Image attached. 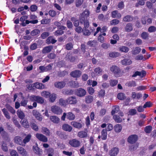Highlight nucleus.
Wrapping results in <instances>:
<instances>
[{"label":"nucleus","instance_id":"nucleus-25","mask_svg":"<svg viewBox=\"0 0 156 156\" xmlns=\"http://www.w3.org/2000/svg\"><path fill=\"white\" fill-rule=\"evenodd\" d=\"M18 117L20 119H22L24 118L25 115L23 111L20 109H18L16 112Z\"/></svg>","mask_w":156,"mask_h":156},{"label":"nucleus","instance_id":"nucleus-21","mask_svg":"<svg viewBox=\"0 0 156 156\" xmlns=\"http://www.w3.org/2000/svg\"><path fill=\"white\" fill-rule=\"evenodd\" d=\"M70 74L73 77H78L81 75V72L79 70H76L71 72Z\"/></svg>","mask_w":156,"mask_h":156},{"label":"nucleus","instance_id":"nucleus-16","mask_svg":"<svg viewBox=\"0 0 156 156\" xmlns=\"http://www.w3.org/2000/svg\"><path fill=\"white\" fill-rule=\"evenodd\" d=\"M66 83L64 81L56 82L54 83L55 87L61 89L66 85Z\"/></svg>","mask_w":156,"mask_h":156},{"label":"nucleus","instance_id":"nucleus-8","mask_svg":"<svg viewBox=\"0 0 156 156\" xmlns=\"http://www.w3.org/2000/svg\"><path fill=\"white\" fill-rule=\"evenodd\" d=\"M119 151V149L118 148L114 147L109 151V154L110 156H116Z\"/></svg>","mask_w":156,"mask_h":156},{"label":"nucleus","instance_id":"nucleus-56","mask_svg":"<svg viewBox=\"0 0 156 156\" xmlns=\"http://www.w3.org/2000/svg\"><path fill=\"white\" fill-rule=\"evenodd\" d=\"M37 102L40 104H43L44 103V100L42 97L38 96Z\"/></svg>","mask_w":156,"mask_h":156},{"label":"nucleus","instance_id":"nucleus-3","mask_svg":"<svg viewBox=\"0 0 156 156\" xmlns=\"http://www.w3.org/2000/svg\"><path fill=\"white\" fill-rule=\"evenodd\" d=\"M50 110L52 113L57 115H59L62 112V109L56 105H54L51 107Z\"/></svg>","mask_w":156,"mask_h":156},{"label":"nucleus","instance_id":"nucleus-20","mask_svg":"<svg viewBox=\"0 0 156 156\" xmlns=\"http://www.w3.org/2000/svg\"><path fill=\"white\" fill-rule=\"evenodd\" d=\"M68 104H75L77 103V100L75 97H71L67 99Z\"/></svg>","mask_w":156,"mask_h":156},{"label":"nucleus","instance_id":"nucleus-18","mask_svg":"<svg viewBox=\"0 0 156 156\" xmlns=\"http://www.w3.org/2000/svg\"><path fill=\"white\" fill-rule=\"evenodd\" d=\"M20 122L22 126L25 128H27L30 126L27 119L24 118L21 119Z\"/></svg>","mask_w":156,"mask_h":156},{"label":"nucleus","instance_id":"nucleus-37","mask_svg":"<svg viewBox=\"0 0 156 156\" xmlns=\"http://www.w3.org/2000/svg\"><path fill=\"white\" fill-rule=\"evenodd\" d=\"M2 112L6 118L9 119H10V116L9 113L5 108H4L2 109Z\"/></svg>","mask_w":156,"mask_h":156},{"label":"nucleus","instance_id":"nucleus-6","mask_svg":"<svg viewBox=\"0 0 156 156\" xmlns=\"http://www.w3.org/2000/svg\"><path fill=\"white\" fill-rule=\"evenodd\" d=\"M35 136L37 139L43 142L46 143L48 141V138L42 134L37 133L36 134Z\"/></svg>","mask_w":156,"mask_h":156},{"label":"nucleus","instance_id":"nucleus-57","mask_svg":"<svg viewBox=\"0 0 156 156\" xmlns=\"http://www.w3.org/2000/svg\"><path fill=\"white\" fill-rule=\"evenodd\" d=\"M118 82V81L116 80H111L110 81V85L112 87L115 86Z\"/></svg>","mask_w":156,"mask_h":156},{"label":"nucleus","instance_id":"nucleus-32","mask_svg":"<svg viewBox=\"0 0 156 156\" xmlns=\"http://www.w3.org/2000/svg\"><path fill=\"white\" fill-rule=\"evenodd\" d=\"M125 31L126 32H130L133 30L132 25L130 23H127L125 27Z\"/></svg>","mask_w":156,"mask_h":156},{"label":"nucleus","instance_id":"nucleus-52","mask_svg":"<svg viewBox=\"0 0 156 156\" xmlns=\"http://www.w3.org/2000/svg\"><path fill=\"white\" fill-rule=\"evenodd\" d=\"M64 33L63 31V30H60V29H59L57 31H55L54 33V34L55 36H59L61 35H62V34H63Z\"/></svg>","mask_w":156,"mask_h":156},{"label":"nucleus","instance_id":"nucleus-54","mask_svg":"<svg viewBox=\"0 0 156 156\" xmlns=\"http://www.w3.org/2000/svg\"><path fill=\"white\" fill-rule=\"evenodd\" d=\"M105 94V90H101L98 92V96L99 97H103Z\"/></svg>","mask_w":156,"mask_h":156},{"label":"nucleus","instance_id":"nucleus-53","mask_svg":"<svg viewBox=\"0 0 156 156\" xmlns=\"http://www.w3.org/2000/svg\"><path fill=\"white\" fill-rule=\"evenodd\" d=\"M10 154L11 156H19L18 153L15 150H10Z\"/></svg>","mask_w":156,"mask_h":156},{"label":"nucleus","instance_id":"nucleus-4","mask_svg":"<svg viewBox=\"0 0 156 156\" xmlns=\"http://www.w3.org/2000/svg\"><path fill=\"white\" fill-rule=\"evenodd\" d=\"M69 144L71 146L74 147H79L80 145V141L76 139H73L69 140Z\"/></svg>","mask_w":156,"mask_h":156},{"label":"nucleus","instance_id":"nucleus-19","mask_svg":"<svg viewBox=\"0 0 156 156\" xmlns=\"http://www.w3.org/2000/svg\"><path fill=\"white\" fill-rule=\"evenodd\" d=\"M77 136L80 138H84L88 136L87 131H81L78 132Z\"/></svg>","mask_w":156,"mask_h":156},{"label":"nucleus","instance_id":"nucleus-64","mask_svg":"<svg viewBox=\"0 0 156 156\" xmlns=\"http://www.w3.org/2000/svg\"><path fill=\"white\" fill-rule=\"evenodd\" d=\"M47 57L50 59H53L55 58L56 55L53 53H51L47 55Z\"/></svg>","mask_w":156,"mask_h":156},{"label":"nucleus","instance_id":"nucleus-51","mask_svg":"<svg viewBox=\"0 0 156 156\" xmlns=\"http://www.w3.org/2000/svg\"><path fill=\"white\" fill-rule=\"evenodd\" d=\"M133 20V18L130 16H127L124 17L123 20L125 22H129Z\"/></svg>","mask_w":156,"mask_h":156},{"label":"nucleus","instance_id":"nucleus-28","mask_svg":"<svg viewBox=\"0 0 156 156\" xmlns=\"http://www.w3.org/2000/svg\"><path fill=\"white\" fill-rule=\"evenodd\" d=\"M112 16L113 18H120L121 17V14L118 12V11L115 10L112 11Z\"/></svg>","mask_w":156,"mask_h":156},{"label":"nucleus","instance_id":"nucleus-22","mask_svg":"<svg viewBox=\"0 0 156 156\" xmlns=\"http://www.w3.org/2000/svg\"><path fill=\"white\" fill-rule=\"evenodd\" d=\"M141 49L138 47L133 48L131 51V53L133 55H136L139 54L140 52Z\"/></svg>","mask_w":156,"mask_h":156},{"label":"nucleus","instance_id":"nucleus-38","mask_svg":"<svg viewBox=\"0 0 156 156\" xmlns=\"http://www.w3.org/2000/svg\"><path fill=\"white\" fill-rule=\"evenodd\" d=\"M50 94V93L49 92L46 91H43L41 93V96L46 98H48Z\"/></svg>","mask_w":156,"mask_h":156},{"label":"nucleus","instance_id":"nucleus-10","mask_svg":"<svg viewBox=\"0 0 156 156\" xmlns=\"http://www.w3.org/2000/svg\"><path fill=\"white\" fill-rule=\"evenodd\" d=\"M33 149L34 153L38 155L41 154L42 152V150L38 147V145L37 143L35 145L33 146Z\"/></svg>","mask_w":156,"mask_h":156},{"label":"nucleus","instance_id":"nucleus-7","mask_svg":"<svg viewBox=\"0 0 156 156\" xmlns=\"http://www.w3.org/2000/svg\"><path fill=\"white\" fill-rule=\"evenodd\" d=\"M13 141L16 144L23 146H25V145L23 144V138L20 136H15L13 139Z\"/></svg>","mask_w":156,"mask_h":156},{"label":"nucleus","instance_id":"nucleus-35","mask_svg":"<svg viewBox=\"0 0 156 156\" xmlns=\"http://www.w3.org/2000/svg\"><path fill=\"white\" fill-rule=\"evenodd\" d=\"M55 40L52 37H48L46 40V42L48 44L50 43L54 44L56 42Z\"/></svg>","mask_w":156,"mask_h":156},{"label":"nucleus","instance_id":"nucleus-34","mask_svg":"<svg viewBox=\"0 0 156 156\" xmlns=\"http://www.w3.org/2000/svg\"><path fill=\"white\" fill-rule=\"evenodd\" d=\"M101 138L103 140H105L107 139V133L106 129H103L101 132Z\"/></svg>","mask_w":156,"mask_h":156},{"label":"nucleus","instance_id":"nucleus-29","mask_svg":"<svg viewBox=\"0 0 156 156\" xmlns=\"http://www.w3.org/2000/svg\"><path fill=\"white\" fill-rule=\"evenodd\" d=\"M93 97L90 95L87 96L85 98V101L87 103H90L93 100Z\"/></svg>","mask_w":156,"mask_h":156},{"label":"nucleus","instance_id":"nucleus-14","mask_svg":"<svg viewBox=\"0 0 156 156\" xmlns=\"http://www.w3.org/2000/svg\"><path fill=\"white\" fill-rule=\"evenodd\" d=\"M86 94V91L83 89L80 88L78 89L76 92V94L77 96L82 97L84 96Z\"/></svg>","mask_w":156,"mask_h":156},{"label":"nucleus","instance_id":"nucleus-59","mask_svg":"<svg viewBox=\"0 0 156 156\" xmlns=\"http://www.w3.org/2000/svg\"><path fill=\"white\" fill-rule=\"evenodd\" d=\"M144 57L142 55L139 54L136 55L135 57V59L136 60H141L144 59Z\"/></svg>","mask_w":156,"mask_h":156},{"label":"nucleus","instance_id":"nucleus-1","mask_svg":"<svg viewBox=\"0 0 156 156\" xmlns=\"http://www.w3.org/2000/svg\"><path fill=\"white\" fill-rule=\"evenodd\" d=\"M110 70L116 77L120 76L121 75V70L117 66L115 65L112 66L109 68Z\"/></svg>","mask_w":156,"mask_h":156},{"label":"nucleus","instance_id":"nucleus-63","mask_svg":"<svg viewBox=\"0 0 156 156\" xmlns=\"http://www.w3.org/2000/svg\"><path fill=\"white\" fill-rule=\"evenodd\" d=\"M87 29H83L82 30L83 34L85 35H89L90 34V32L89 30H87Z\"/></svg>","mask_w":156,"mask_h":156},{"label":"nucleus","instance_id":"nucleus-61","mask_svg":"<svg viewBox=\"0 0 156 156\" xmlns=\"http://www.w3.org/2000/svg\"><path fill=\"white\" fill-rule=\"evenodd\" d=\"M51 21V20L49 19H46L42 20L41 21V24H44L49 23Z\"/></svg>","mask_w":156,"mask_h":156},{"label":"nucleus","instance_id":"nucleus-5","mask_svg":"<svg viewBox=\"0 0 156 156\" xmlns=\"http://www.w3.org/2000/svg\"><path fill=\"white\" fill-rule=\"evenodd\" d=\"M90 13V12L87 9H86L83 12L80 17L81 23H82V22L81 21L82 20L83 21L84 20H85V18H87L89 17Z\"/></svg>","mask_w":156,"mask_h":156},{"label":"nucleus","instance_id":"nucleus-24","mask_svg":"<svg viewBox=\"0 0 156 156\" xmlns=\"http://www.w3.org/2000/svg\"><path fill=\"white\" fill-rule=\"evenodd\" d=\"M50 119L52 122L55 123H58L60 121L59 118L55 115L50 116Z\"/></svg>","mask_w":156,"mask_h":156},{"label":"nucleus","instance_id":"nucleus-30","mask_svg":"<svg viewBox=\"0 0 156 156\" xmlns=\"http://www.w3.org/2000/svg\"><path fill=\"white\" fill-rule=\"evenodd\" d=\"M122 126L120 124H117L114 127V129L115 132L116 133L120 132L122 129Z\"/></svg>","mask_w":156,"mask_h":156},{"label":"nucleus","instance_id":"nucleus-58","mask_svg":"<svg viewBox=\"0 0 156 156\" xmlns=\"http://www.w3.org/2000/svg\"><path fill=\"white\" fill-rule=\"evenodd\" d=\"M136 111L135 109H131L129 110V114L132 115H134L136 114Z\"/></svg>","mask_w":156,"mask_h":156},{"label":"nucleus","instance_id":"nucleus-33","mask_svg":"<svg viewBox=\"0 0 156 156\" xmlns=\"http://www.w3.org/2000/svg\"><path fill=\"white\" fill-rule=\"evenodd\" d=\"M120 54L118 52H112L110 53L109 54V56L111 57L116 58L119 56Z\"/></svg>","mask_w":156,"mask_h":156},{"label":"nucleus","instance_id":"nucleus-13","mask_svg":"<svg viewBox=\"0 0 156 156\" xmlns=\"http://www.w3.org/2000/svg\"><path fill=\"white\" fill-rule=\"evenodd\" d=\"M71 124L74 127L77 129H80L84 125V124L83 123L75 121L72 122L71 123Z\"/></svg>","mask_w":156,"mask_h":156},{"label":"nucleus","instance_id":"nucleus-40","mask_svg":"<svg viewBox=\"0 0 156 156\" xmlns=\"http://www.w3.org/2000/svg\"><path fill=\"white\" fill-rule=\"evenodd\" d=\"M6 108L12 114H14L15 113L16 111L13 108L9 105H5Z\"/></svg>","mask_w":156,"mask_h":156},{"label":"nucleus","instance_id":"nucleus-12","mask_svg":"<svg viewBox=\"0 0 156 156\" xmlns=\"http://www.w3.org/2000/svg\"><path fill=\"white\" fill-rule=\"evenodd\" d=\"M138 140L137 136L136 135H132L130 136L128 139V141L130 143H135Z\"/></svg>","mask_w":156,"mask_h":156},{"label":"nucleus","instance_id":"nucleus-62","mask_svg":"<svg viewBox=\"0 0 156 156\" xmlns=\"http://www.w3.org/2000/svg\"><path fill=\"white\" fill-rule=\"evenodd\" d=\"M66 48L68 50H70L73 48V44L71 43H68L66 44Z\"/></svg>","mask_w":156,"mask_h":156},{"label":"nucleus","instance_id":"nucleus-48","mask_svg":"<svg viewBox=\"0 0 156 156\" xmlns=\"http://www.w3.org/2000/svg\"><path fill=\"white\" fill-rule=\"evenodd\" d=\"M148 36L149 34L147 33L144 32L141 34V37L143 39H146L148 37Z\"/></svg>","mask_w":156,"mask_h":156},{"label":"nucleus","instance_id":"nucleus-55","mask_svg":"<svg viewBox=\"0 0 156 156\" xmlns=\"http://www.w3.org/2000/svg\"><path fill=\"white\" fill-rule=\"evenodd\" d=\"M40 31L39 30L35 29L31 31V34L32 36H34L39 34Z\"/></svg>","mask_w":156,"mask_h":156},{"label":"nucleus","instance_id":"nucleus-23","mask_svg":"<svg viewBox=\"0 0 156 156\" xmlns=\"http://www.w3.org/2000/svg\"><path fill=\"white\" fill-rule=\"evenodd\" d=\"M132 63V61L129 59H124L121 61V64L123 65H129Z\"/></svg>","mask_w":156,"mask_h":156},{"label":"nucleus","instance_id":"nucleus-43","mask_svg":"<svg viewBox=\"0 0 156 156\" xmlns=\"http://www.w3.org/2000/svg\"><path fill=\"white\" fill-rule=\"evenodd\" d=\"M35 87L38 89H42L44 88V85L42 83L37 82L34 83Z\"/></svg>","mask_w":156,"mask_h":156},{"label":"nucleus","instance_id":"nucleus-46","mask_svg":"<svg viewBox=\"0 0 156 156\" xmlns=\"http://www.w3.org/2000/svg\"><path fill=\"white\" fill-rule=\"evenodd\" d=\"M126 85L128 87H135L136 86V84L135 81H129L126 83Z\"/></svg>","mask_w":156,"mask_h":156},{"label":"nucleus","instance_id":"nucleus-9","mask_svg":"<svg viewBox=\"0 0 156 156\" xmlns=\"http://www.w3.org/2000/svg\"><path fill=\"white\" fill-rule=\"evenodd\" d=\"M102 69L99 67H98L95 68L94 69V72H92L91 73V76L92 77H94L95 76V74L99 76L102 74Z\"/></svg>","mask_w":156,"mask_h":156},{"label":"nucleus","instance_id":"nucleus-42","mask_svg":"<svg viewBox=\"0 0 156 156\" xmlns=\"http://www.w3.org/2000/svg\"><path fill=\"white\" fill-rule=\"evenodd\" d=\"M49 97L50 101L51 102H53L56 98V95L55 94H50Z\"/></svg>","mask_w":156,"mask_h":156},{"label":"nucleus","instance_id":"nucleus-50","mask_svg":"<svg viewBox=\"0 0 156 156\" xmlns=\"http://www.w3.org/2000/svg\"><path fill=\"white\" fill-rule=\"evenodd\" d=\"M30 126L34 130L37 131L38 130V128L37 125L34 123H32L30 124Z\"/></svg>","mask_w":156,"mask_h":156},{"label":"nucleus","instance_id":"nucleus-47","mask_svg":"<svg viewBox=\"0 0 156 156\" xmlns=\"http://www.w3.org/2000/svg\"><path fill=\"white\" fill-rule=\"evenodd\" d=\"M145 4V2L143 0H138L137 2L136 3L135 6L136 7H139V5H143Z\"/></svg>","mask_w":156,"mask_h":156},{"label":"nucleus","instance_id":"nucleus-27","mask_svg":"<svg viewBox=\"0 0 156 156\" xmlns=\"http://www.w3.org/2000/svg\"><path fill=\"white\" fill-rule=\"evenodd\" d=\"M58 104L60 105L65 107L68 104L67 99L65 100L62 98L60 99L58 101Z\"/></svg>","mask_w":156,"mask_h":156},{"label":"nucleus","instance_id":"nucleus-45","mask_svg":"<svg viewBox=\"0 0 156 156\" xmlns=\"http://www.w3.org/2000/svg\"><path fill=\"white\" fill-rule=\"evenodd\" d=\"M113 119L117 122H120L122 121V119L116 115H115L113 116Z\"/></svg>","mask_w":156,"mask_h":156},{"label":"nucleus","instance_id":"nucleus-15","mask_svg":"<svg viewBox=\"0 0 156 156\" xmlns=\"http://www.w3.org/2000/svg\"><path fill=\"white\" fill-rule=\"evenodd\" d=\"M32 113L33 115L35 116L37 120L39 121H41L42 120V117L38 112L36 110H34L33 111Z\"/></svg>","mask_w":156,"mask_h":156},{"label":"nucleus","instance_id":"nucleus-44","mask_svg":"<svg viewBox=\"0 0 156 156\" xmlns=\"http://www.w3.org/2000/svg\"><path fill=\"white\" fill-rule=\"evenodd\" d=\"M83 0H76V6L77 7H80L83 4Z\"/></svg>","mask_w":156,"mask_h":156},{"label":"nucleus","instance_id":"nucleus-41","mask_svg":"<svg viewBox=\"0 0 156 156\" xmlns=\"http://www.w3.org/2000/svg\"><path fill=\"white\" fill-rule=\"evenodd\" d=\"M42 132L44 134L47 136H49L50 132L49 130L46 127H43L42 128Z\"/></svg>","mask_w":156,"mask_h":156},{"label":"nucleus","instance_id":"nucleus-31","mask_svg":"<svg viewBox=\"0 0 156 156\" xmlns=\"http://www.w3.org/2000/svg\"><path fill=\"white\" fill-rule=\"evenodd\" d=\"M32 136L31 134L27 135L25 138L23 140V144L25 145L26 144L29 142L31 137Z\"/></svg>","mask_w":156,"mask_h":156},{"label":"nucleus","instance_id":"nucleus-26","mask_svg":"<svg viewBox=\"0 0 156 156\" xmlns=\"http://www.w3.org/2000/svg\"><path fill=\"white\" fill-rule=\"evenodd\" d=\"M62 129L64 130L71 132L72 130V127L67 124H64L62 126Z\"/></svg>","mask_w":156,"mask_h":156},{"label":"nucleus","instance_id":"nucleus-60","mask_svg":"<svg viewBox=\"0 0 156 156\" xmlns=\"http://www.w3.org/2000/svg\"><path fill=\"white\" fill-rule=\"evenodd\" d=\"M87 91L90 94L92 95L94 93V90L92 87H89L87 88Z\"/></svg>","mask_w":156,"mask_h":156},{"label":"nucleus","instance_id":"nucleus-49","mask_svg":"<svg viewBox=\"0 0 156 156\" xmlns=\"http://www.w3.org/2000/svg\"><path fill=\"white\" fill-rule=\"evenodd\" d=\"M118 98L119 99L123 100L125 98L124 94L122 93H120L118 94Z\"/></svg>","mask_w":156,"mask_h":156},{"label":"nucleus","instance_id":"nucleus-17","mask_svg":"<svg viewBox=\"0 0 156 156\" xmlns=\"http://www.w3.org/2000/svg\"><path fill=\"white\" fill-rule=\"evenodd\" d=\"M53 48V47L52 45H49L45 47L42 50V53L43 54L48 53L51 51Z\"/></svg>","mask_w":156,"mask_h":156},{"label":"nucleus","instance_id":"nucleus-2","mask_svg":"<svg viewBox=\"0 0 156 156\" xmlns=\"http://www.w3.org/2000/svg\"><path fill=\"white\" fill-rule=\"evenodd\" d=\"M66 117V118L70 121L74 120L75 118V116L72 112H69L67 113L64 112L61 118L62 120L65 121Z\"/></svg>","mask_w":156,"mask_h":156},{"label":"nucleus","instance_id":"nucleus-36","mask_svg":"<svg viewBox=\"0 0 156 156\" xmlns=\"http://www.w3.org/2000/svg\"><path fill=\"white\" fill-rule=\"evenodd\" d=\"M119 51L125 53H127L129 51V48L125 46H120L119 48Z\"/></svg>","mask_w":156,"mask_h":156},{"label":"nucleus","instance_id":"nucleus-11","mask_svg":"<svg viewBox=\"0 0 156 156\" xmlns=\"http://www.w3.org/2000/svg\"><path fill=\"white\" fill-rule=\"evenodd\" d=\"M17 149L19 153L23 156H26L27 155V152L23 147L18 146L17 147Z\"/></svg>","mask_w":156,"mask_h":156},{"label":"nucleus","instance_id":"nucleus-39","mask_svg":"<svg viewBox=\"0 0 156 156\" xmlns=\"http://www.w3.org/2000/svg\"><path fill=\"white\" fill-rule=\"evenodd\" d=\"M119 107L117 106H115L113 107L112 110V114L113 115L117 113L119 110Z\"/></svg>","mask_w":156,"mask_h":156}]
</instances>
